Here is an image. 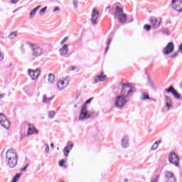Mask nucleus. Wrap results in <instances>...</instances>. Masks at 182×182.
I'll return each mask as SVG.
<instances>
[{
	"mask_svg": "<svg viewBox=\"0 0 182 182\" xmlns=\"http://www.w3.org/2000/svg\"><path fill=\"white\" fill-rule=\"evenodd\" d=\"M165 106L167 110H170L173 107V99L168 95L165 96Z\"/></svg>",
	"mask_w": 182,
	"mask_h": 182,
	"instance_id": "16",
	"label": "nucleus"
},
{
	"mask_svg": "<svg viewBox=\"0 0 182 182\" xmlns=\"http://www.w3.org/2000/svg\"><path fill=\"white\" fill-rule=\"evenodd\" d=\"M148 85L151 89H156V85H154V82L151 80L150 77H148Z\"/></svg>",
	"mask_w": 182,
	"mask_h": 182,
	"instance_id": "27",
	"label": "nucleus"
},
{
	"mask_svg": "<svg viewBox=\"0 0 182 182\" xmlns=\"http://www.w3.org/2000/svg\"><path fill=\"white\" fill-rule=\"evenodd\" d=\"M57 150H59V147L57 148Z\"/></svg>",
	"mask_w": 182,
	"mask_h": 182,
	"instance_id": "57",
	"label": "nucleus"
},
{
	"mask_svg": "<svg viewBox=\"0 0 182 182\" xmlns=\"http://www.w3.org/2000/svg\"><path fill=\"white\" fill-rule=\"evenodd\" d=\"M162 33H164V35H167L168 36V35H170V32L168 31V28H164L162 30Z\"/></svg>",
	"mask_w": 182,
	"mask_h": 182,
	"instance_id": "35",
	"label": "nucleus"
},
{
	"mask_svg": "<svg viewBox=\"0 0 182 182\" xmlns=\"http://www.w3.org/2000/svg\"><path fill=\"white\" fill-rule=\"evenodd\" d=\"M110 43H112V38H108L107 41V47L105 48V53H107V50H109V46H110Z\"/></svg>",
	"mask_w": 182,
	"mask_h": 182,
	"instance_id": "29",
	"label": "nucleus"
},
{
	"mask_svg": "<svg viewBox=\"0 0 182 182\" xmlns=\"http://www.w3.org/2000/svg\"><path fill=\"white\" fill-rule=\"evenodd\" d=\"M28 129L27 131V134L28 136H29V134H38V133H39V132L35 129V127L33 124H31L29 123H28Z\"/></svg>",
	"mask_w": 182,
	"mask_h": 182,
	"instance_id": "17",
	"label": "nucleus"
},
{
	"mask_svg": "<svg viewBox=\"0 0 182 182\" xmlns=\"http://www.w3.org/2000/svg\"><path fill=\"white\" fill-rule=\"evenodd\" d=\"M16 36H18V31H15L9 33V38H10L11 40L15 39Z\"/></svg>",
	"mask_w": 182,
	"mask_h": 182,
	"instance_id": "26",
	"label": "nucleus"
},
{
	"mask_svg": "<svg viewBox=\"0 0 182 182\" xmlns=\"http://www.w3.org/2000/svg\"><path fill=\"white\" fill-rule=\"evenodd\" d=\"M121 144L122 149H127L129 146H130V144L129 142V136H124L121 141Z\"/></svg>",
	"mask_w": 182,
	"mask_h": 182,
	"instance_id": "18",
	"label": "nucleus"
},
{
	"mask_svg": "<svg viewBox=\"0 0 182 182\" xmlns=\"http://www.w3.org/2000/svg\"><path fill=\"white\" fill-rule=\"evenodd\" d=\"M92 100H93V97L90 98L89 100L85 101L84 105H85V106H87V105H89V103H90V102H92Z\"/></svg>",
	"mask_w": 182,
	"mask_h": 182,
	"instance_id": "43",
	"label": "nucleus"
},
{
	"mask_svg": "<svg viewBox=\"0 0 182 182\" xmlns=\"http://www.w3.org/2000/svg\"><path fill=\"white\" fill-rule=\"evenodd\" d=\"M9 66H12V63H10Z\"/></svg>",
	"mask_w": 182,
	"mask_h": 182,
	"instance_id": "56",
	"label": "nucleus"
},
{
	"mask_svg": "<svg viewBox=\"0 0 182 182\" xmlns=\"http://www.w3.org/2000/svg\"><path fill=\"white\" fill-rule=\"evenodd\" d=\"M28 167H29V164H26V166L21 169V171H22L23 173H25V171H26V169L28 168Z\"/></svg>",
	"mask_w": 182,
	"mask_h": 182,
	"instance_id": "36",
	"label": "nucleus"
},
{
	"mask_svg": "<svg viewBox=\"0 0 182 182\" xmlns=\"http://www.w3.org/2000/svg\"><path fill=\"white\" fill-rule=\"evenodd\" d=\"M73 4L74 8L76 9V8H77V0H73Z\"/></svg>",
	"mask_w": 182,
	"mask_h": 182,
	"instance_id": "42",
	"label": "nucleus"
},
{
	"mask_svg": "<svg viewBox=\"0 0 182 182\" xmlns=\"http://www.w3.org/2000/svg\"><path fill=\"white\" fill-rule=\"evenodd\" d=\"M55 114H56V112H55V111H50L48 112L49 119H53V117H55Z\"/></svg>",
	"mask_w": 182,
	"mask_h": 182,
	"instance_id": "31",
	"label": "nucleus"
},
{
	"mask_svg": "<svg viewBox=\"0 0 182 182\" xmlns=\"http://www.w3.org/2000/svg\"><path fill=\"white\" fill-rule=\"evenodd\" d=\"M174 51V43L173 42H169L166 46L163 49L162 53L165 55H170Z\"/></svg>",
	"mask_w": 182,
	"mask_h": 182,
	"instance_id": "10",
	"label": "nucleus"
},
{
	"mask_svg": "<svg viewBox=\"0 0 182 182\" xmlns=\"http://www.w3.org/2000/svg\"><path fill=\"white\" fill-rule=\"evenodd\" d=\"M65 163H66V161L65 159H62L61 161H60L59 162L60 167H63V164H65Z\"/></svg>",
	"mask_w": 182,
	"mask_h": 182,
	"instance_id": "39",
	"label": "nucleus"
},
{
	"mask_svg": "<svg viewBox=\"0 0 182 182\" xmlns=\"http://www.w3.org/2000/svg\"><path fill=\"white\" fill-rule=\"evenodd\" d=\"M160 143H161V140L156 141L151 147V150H157V149H159V144H160Z\"/></svg>",
	"mask_w": 182,
	"mask_h": 182,
	"instance_id": "25",
	"label": "nucleus"
},
{
	"mask_svg": "<svg viewBox=\"0 0 182 182\" xmlns=\"http://www.w3.org/2000/svg\"><path fill=\"white\" fill-rule=\"evenodd\" d=\"M125 181H127V180H125Z\"/></svg>",
	"mask_w": 182,
	"mask_h": 182,
	"instance_id": "58",
	"label": "nucleus"
},
{
	"mask_svg": "<svg viewBox=\"0 0 182 182\" xmlns=\"http://www.w3.org/2000/svg\"><path fill=\"white\" fill-rule=\"evenodd\" d=\"M0 124L6 130H9L11 128V122L8 120V118L4 113H0Z\"/></svg>",
	"mask_w": 182,
	"mask_h": 182,
	"instance_id": "6",
	"label": "nucleus"
},
{
	"mask_svg": "<svg viewBox=\"0 0 182 182\" xmlns=\"http://www.w3.org/2000/svg\"><path fill=\"white\" fill-rule=\"evenodd\" d=\"M32 50V53H27L25 55V58H27L28 60L32 62V60H35L36 58H39V56H42V55H45L46 51L39 44H35L32 43H27Z\"/></svg>",
	"mask_w": 182,
	"mask_h": 182,
	"instance_id": "2",
	"label": "nucleus"
},
{
	"mask_svg": "<svg viewBox=\"0 0 182 182\" xmlns=\"http://www.w3.org/2000/svg\"><path fill=\"white\" fill-rule=\"evenodd\" d=\"M58 11H59V7L58 6L55 7L54 9L53 10V12H56Z\"/></svg>",
	"mask_w": 182,
	"mask_h": 182,
	"instance_id": "47",
	"label": "nucleus"
},
{
	"mask_svg": "<svg viewBox=\"0 0 182 182\" xmlns=\"http://www.w3.org/2000/svg\"><path fill=\"white\" fill-rule=\"evenodd\" d=\"M46 9H48V7H43V9H41L39 11V15H41V16H42V15H43V14H45V12H46Z\"/></svg>",
	"mask_w": 182,
	"mask_h": 182,
	"instance_id": "33",
	"label": "nucleus"
},
{
	"mask_svg": "<svg viewBox=\"0 0 182 182\" xmlns=\"http://www.w3.org/2000/svg\"><path fill=\"white\" fill-rule=\"evenodd\" d=\"M150 21L153 25V28L157 29V28L160 26L161 21H159V20H157L156 17H151L150 18Z\"/></svg>",
	"mask_w": 182,
	"mask_h": 182,
	"instance_id": "19",
	"label": "nucleus"
},
{
	"mask_svg": "<svg viewBox=\"0 0 182 182\" xmlns=\"http://www.w3.org/2000/svg\"><path fill=\"white\" fill-rule=\"evenodd\" d=\"M54 146H55V145L53 144V143H51V144H50V147H52L53 149Z\"/></svg>",
	"mask_w": 182,
	"mask_h": 182,
	"instance_id": "52",
	"label": "nucleus"
},
{
	"mask_svg": "<svg viewBox=\"0 0 182 182\" xmlns=\"http://www.w3.org/2000/svg\"><path fill=\"white\" fill-rule=\"evenodd\" d=\"M144 29L145 31H151V26H150V24H145V25L144 26Z\"/></svg>",
	"mask_w": 182,
	"mask_h": 182,
	"instance_id": "34",
	"label": "nucleus"
},
{
	"mask_svg": "<svg viewBox=\"0 0 182 182\" xmlns=\"http://www.w3.org/2000/svg\"><path fill=\"white\" fill-rule=\"evenodd\" d=\"M178 52H180L182 54V44H181L178 47Z\"/></svg>",
	"mask_w": 182,
	"mask_h": 182,
	"instance_id": "44",
	"label": "nucleus"
},
{
	"mask_svg": "<svg viewBox=\"0 0 182 182\" xmlns=\"http://www.w3.org/2000/svg\"><path fill=\"white\" fill-rule=\"evenodd\" d=\"M99 18V11L96 9H93L91 14V23L97 25V18Z\"/></svg>",
	"mask_w": 182,
	"mask_h": 182,
	"instance_id": "13",
	"label": "nucleus"
},
{
	"mask_svg": "<svg viewBox=\"0 0 182 182\" xmlns=\"http://www.w3.org/2000/svg\"><path fill=\"white\" fill-rule=\"evenodd\" d=\"M48 82H50V83H53L55 82V75L52 73L48 75Z\"/></svg>",
	"mask_w": 182,
	"mask_h": 182,
	"instance_id": "28",
	"label": "nucleus"
},
{
	"mask_svg": "<svg viewBox=\"0 0 182 182\" xmlns=\"http://www.w3.org/2000/svg\"><path fill=\"white\" fill-rule=\"evenodd\" d=\"M134 85L132 83H127L122 85L121 95L117 96L114 100V106L118 109H122L126 103H127V97L133 96Z\"/></svg>",
	"mask_w": 182,
	"mask_h": 182,
	"instance_id": "1",
	"label": "nucleus"
},
{
	"mask_svg": "<svg viewBox=\"0 0 182 182\" xmlns=\"http://www.w3.org/2000/svg\"><path fill=\"white\" fill-rule=\"evenodd\" d=\"M165 180L166 182H177V178L174 173L170 171H166L165 173Z\"/></svg>",
	"mask_w": 182,
	"mask_h": 182,
	"instance_id": "12",
	"label": "nucleus"
},
{
	"mask_svg": "<svg viewBox=\"0 0 182 182\" xmlns=\"http://www.w3.org/2000/svg\"><path fill=\"white\" fill-rule=\"evenodd\" d=\"M168 161L171 164L176 166V167H178V166H180V158L174 152H171L168 154Z\"/></svg>",
	"mask_w": 182,
	"mask_h": 182,
	"instance_id": "5",
	"label": "nucleus"
},
{
	"mask_svg": "<svg viewBox=\"0 0 182 182\" xmlns=\"http://www.w3.org/2000/svg\"><path fill=\"white\" fill-rule=\"evenodd\" d=\"M44 146L46 147V154H48V153H49V144H44Z\"/></svg>",
	"mask_w": 182,
	"mask_h": 182,
	"instance_id": "40",
	"label": "nucleus"
},
{
	"mask_svg": "<svg viewBox=\"0 0 182 182\" xmlns=\"http://www.w3.org/2000/svg\"><path fill=\"white\" fill-rule=\"evenodd\" d=\"M177 56H178V53L176 52L173 54L169 56V58H171L172 59H174V58H177Z\"/></svg>",
	"mask_w": 182,
	"mask_h": 182,
	"instance_id": "38",
	"label": "nucleus"
},
{
	"mask_svg": "<svg viewBox=\"0 0 182 182\" xmlns=\"http://www.w3.org/2000/svg\"><path fill=\"white\" fill-rule=\"evenodd\" d=\"M18 2H19V0H11V4H18Z\"/></svg>",
	"mask_w": 182,
	"mask_h": 182,
	"instance_id": "45",
	"label": "nucleus"
},
{
	"mask_svg": "<svg viewBox=\"0 0 182 182\" xmlns=\"http://www.w3.org/2000/svg\"><path fill=\"white\" fill-rule=\"evenodd\" d=\"M91 117L92 114L87 110V105H83L81 107L78 120H80V122H84V120H87V119H90Z\"/></svg>",
	"mask_w": 182,
	"mask_h": 182,
	"instance_id": "4",
	"label": "nucleus"
},
{
	"mask_svg": "<svg viewBox=\"0 0 182 182\" xmlns=\"http://www.w3.org/2000/svg\"><path fill=\"white\" fill-rule=\"evenodd\" d=\"M159 180H160V175H156L155 178H151V182H159Z\"/></svg>",
	"mask_w": 182,
	"mask_h": 182,
	"instance_id": "32",
	"label": "nucleus"
},
{
	"mask_svg": "<svg viewBox=\"0 0 182 182\" xmlns=\"http://www.w3.org/2000/svg\"><path fill=\"white\" fill-rule=\"evenodd\" d=\"M106 12H110V6H108L106 9H105Z\"/></svg>",
	"mask_w": 182,
	"mask_h": 182,
	"instance_id": "49",
	"label": "nucleus"
},
{
	"mask_svg": "<svg viewBox=\"0 0 182 182\" xmlns=\"http://www.w3.org/2000/svg\"><path fill=\"white\" fill-rule=\"evenodd\" d=\"M53 100V97H48L46 95H43V103H49V102Z\"/></svg>",
	"mask_w": 182,
	"mask_h": 182,
	"instance_id": "24",
	"label": "nucleus"
},
{
	"mask_svg": "<svg viewBox=\"0 0 182 182\" xmlns=\"http://www.w3.org/2000/svg\"><path fill=\"white\" fill-rule=\"evenodd\" d=\"M166 93H171L175 99L178 100L181 99V95L174 89V87L170 86L168 88L165 90Z\"/></svg>",
	"mask_w": 182,
	"mask_h": 182,
	"instance_id": "11",
	"label": "nucleus"
},
{
	"mask_svg": "<svg viewBox=\"0 0 182 182\" xmlns=\"http://www.w3.org/2000/svg\"><path fill=\"white\" fill-rule=\"evenodd\" d=\"M24 137H25V134H21L20 137L21 140H22Z\"/></svg>",
	"mask_w": 182,
	"mask_h": 182,
	"instance_id": "51",
	"label": "nucleus"
},
{
	"mask_svg": "<svg viewBox=\"0 0 182 182\" xmlns=\"http://www.w3.org/2000/svg\"><path fill=\"white\" fill-rule=\"evenodd\" d=\"M133 21H134V18H132L131 21H128V23L133 22Z\"/></svg>",
	"mask_w": 182,
	"mask_h": 182,
	"instance_id": "53",
	"label": "nucleus"
},
{
	"mask_svg": "<svg viewBox=\"0 0 182 182\" xmlns=\"http://www.w3.org/2000/svg\"><path fill=\"white\" fill-rule=\"evenodd\" d=\"M74 107H75V108L77 107V104H75Z\"/></svg>",
	"mask_w": 182,
	"mask_h": 182,
	"instance_id": "55",
	"label": "nucleus"
},
{
	"mask_svg": "<svg viewBox=\"0 0 182 182\" xmlns=\"http://www.w3.org/2000/svg\"><path fill=\"white\" fill-rule=\"evenodd\" d=\"M123 14V10L120 6H117L115 9V13L114 14V17L115 19H117L119 16H121Z\"/></svg>",
	"mask_w": 182,
	"mask_h": 182,
	"instance_id": "20",
	"label": "nucleus"
},
{
	"mask_svg": "<svg viewBox=\"0 0 182 182\" xmlns=\"http://www.w3.org/2000/svg\"><path fill=\"white\" fill-rule=\"evenodd\" d=\"M140 100H153V99L150 97L149 93L142 92L140 95Z\"/></svg>",
	"mask_w": 182,
	"mask_h": 182,
	"instance_id": "21",
	"label": "nucleus"
},
{
	"mask_svg": "<svg viewBox=\"0 0 182 182\" xmlns=\"http://www.w3.org/2000/svg\"><path fill=\"white\" fill-rule=\"evenodd\" d=\"M118 19L121 23H124L127 21V15L122 13V14L118 16Z\"/></svg>",
	"mask_w": 182,
	"mask_h": 182,
	"instance_id": "23",
	"label": "nucleus"
},
{
	"mask_svg": "<svg viewBox=\"0 0 182 182\" xmlns=\"http://www.w3.org/2000/svg\"><path fill=\"white\" fill-rule=\"evenodd\" d=\"M171 8L178 14L182 12V1L181 0H172L170 4Z\"/></svg>",
	"mask_w": 182,
	"mask_h": 182,
	"instance_id": "7",
	"label": "nucleus"
},
{
	"mask_svg": "<svg viewBox=\"0 0 182 182\" xmlns=\"http://www.w3.org/2000/svg\"><path fill=\"white\" fill-rule=\"evenodd\" d=\"M41 6H37L36 8H34L29 14V19L33 18V16L36 14V12H38V9H41Z\"/></svg>",
	"mask_w": 182,
	"mask_h": 182,
	"instance_id": "22",
	"label": "nucleus"
},
{
	"mask_svg": "<svg viewBox=\"0 0 182 182\" xmlns=\"http://www.w3.org/2000/svg\"><path fill=\"white\" fill-rule=\"evenodd\" d=\"M68 39H69V37L66 36L65 38H64L61 42H60V45H63V43H65L68 41Z\"/></svg>",
	"mask_w": 182,
	"mask_h": 182,
	"instance_id": "37",
	"label": "nucleus"
},
{
	"mask_svg": "<svg viewBox=\"0 0 182 182\" xmlns=\"http://www.w3.org/2000/svg\"><path fill=\"white\" fill-rule=\"evenodd\" d=\"M63 153H64V156L65 157H68V156H69V153L70 152L68 149V146H65L63 150Z\"/></svg>",
	"mask_w": 182,
	"mask_h": 182,
	"instance_id": "30",
	"label": "nucleus"
},
{
	"mask_svg": "<svg viewBox=\"0 0 182 182\" xmlns=\"http://www.w3.org/2000/svg\"><path fill=\"white\" fill-rule=\"evenodd\" d=\"M68 52H69V46L68 44H64L63 48L59 49L60 56L64 58H68Z\"/></svg>",
	"mask_w": 182,
	"mask_h": 182,
	"instance_id": "15",
	"label": "nucleus"
},
{
	"mask_svg": "<svg viewBox=\"0 0 182 182\" xmlns=\"http://www.w3.org/2000/svg\"><path fill=\"white\" fill-rule=\"evenodd\" d=\"M41 69L36 68V70L28 69V75L31 77L32 80H36L41 76Z\"/></svg>",
	"mask_w": 182,
	"mask_h": 182,
	"instance_id": "8",
	"label": "nucleus"
},
{
	"mask_svg": "<svg viewBox=\"0 0 182 182\" xmlns=\"http://www.w3.org/2000/svg\"><path fill=\"white\" fill-rule=\"evenodd\" d=\"M69 85V77H67L65 80L60 79L57 83L58 90H63Z\"/></svg>",
	"mask_w": 182,
	"mask_h": 182,
	"instance_id": "9",
	"label": "nucleus"
},
{
	"mask_svg": "<svg viewBox=\"0 0 182 182\" xmlns=\"http://www.w3.org/2000/svg\"><path fill=\"white\" fill-rule=\"evenodd\" d=\"M107 79V75H105V73L101 72L96 75L94 78V83H99V82H105Z\"/></svg>",
	"mask_w": 182,
	"mask_h": 182,
	"instance_id": "14",
	"label": "nucleus"
},
{
	"mask_svg": "<svg viewBox=\"0 0 182 182\" xmlns=\"http://www.w3.org/2000/svg\"><path fill=\"white\" fill-rule=\"evenodd\" d=\"M5 97V94H0V100L4 99Z\"/></svg>",
	"mask_w": 182,
	"mask_h": 182,
	"instance_id": "50",
	"label": "nucleus"
},
{
	"mask_svg": "<svg viewBox=\"0 0 182 182\" xmlns=\"http://www.w3.org/2000/svg\"><path fill=\"white\" fill-rule=\"evenodd\" d=\"M75 69H76V67H75V66H71V67L70 68V70L71 72H73V70H75Z\"/></svg>",
	"mask_w": 182,
	"mask_h": 182,
	"instance_id": "46",
	"label": "nucleus"
},
{
	"mask_svg": "<svg viewBox=\"0 0 182 182\" xmlns=\"http://www.w3.org/2000/svg\"><path fill=\"white\" fill-rule=\"evenodd\" d=\"M19 9H16V10H14L13 12L14 14H15V12H17V11H18Z\"/></svg>",
	"mask_w": 182,
	"mask_h": 182,
	"instance_id": "54",
	"label": "nucleus"
},
{
	"mask_svg": "<svg viewBox=\"0 0 182 182\" xmlns=\"http://www.w3.org/2000/svg\"><path fill=\"white\" fill-rule=\"evenodd\" d=\"M21 50L22 53H25V48H23V46H21Z\"/></svg>",
	"mask_w": 182,
	"mask_h": 182,
	"instance_id": "48",
	"label": "nucleus"
},
{
	"mask_svg": "<svg viewBox=\"0 0 182 182\" xmlns=\"http://www.w3.org/2000/svg\"><path fill=\"white\" fill-rule=\"evenodd\" d=\"M65 147H68V150H72L73 149V144H68V145Z\"/></svg>",
	"mask_w": 182,
	"mask_h": 182,
	"instance_id": "41",
	"label": "nucleus"
},
{
	"mask_svg": "<svg viewBox=\"0 0 182 182\" xmlns=\"http://www.w3.org/2000/svg\"><path fill=\"white\" fill-rule=\"evenodd\" d=\"M5 163L9 168H15L18 166V154L14 149H9L6 152Z\"/></svg>",
	"mask_w": 182,
	"mask_h": 182,
	"instance_id": "3",
	"label": "nucleus"
}]
</instances>
